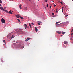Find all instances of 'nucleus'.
I'll return each mask as SVG.
<instances>
[{
	"instance_id": "nucleus-1",
	"label": "nucleus",
	"mask_w": 73,
	"mask_h": 73,
	"mask_svg": "<svg viewBox=\"0 0 73 73\" xmlns=\"http://www.w3.org/2000/svg\"><path fill=\"white\" fill-rule=\"evenodd\" d=\"M18 47L21 48H23H23H24V46H21V44H20L18 45Z\"/></svg>"
},
{
	"instance_id": "nucleus-2",
	"label": "nucleus",
	"mask_w": 73,
	"mask_h": 73,
	"mask_svg": "<svg viewBox=\"0 0 73 73\" xmlns=\"http://www.w3.org/2000/svg\"><path fill=\"white\" fill-rule=\"evenodd\" d=\"M19 32H21L23 33H24V31H23V29H19Z\"/></svg>"
},
{
	"instance_id": "nucleus-3",
	"label": "nucleus",
	"mask_w": 73,
	"mask_h": 73,
	"mask_svg": "<svg viewBox=\"0 0 73 73\" xmlns=\"http://www.w3.org/2000/svg\"><path fill=\"white\" fill-rule=\"evenodd\" d=\"M1 21L3 23H5V20H4V19L3 18H2L1 19Z\"/></svg>"
},
{
	"instance_id": "nucleus-4",
	"label": "nucleus",
	"mask_w": 73,
	"mask_h": 73,
	"mask_svg": "<svg viewBox=\"0 0 73 73\" xmlns=\"http://www.w3.org/2000/svg\"><path fill=\"white\" fill-rule=\"evenodd\" d=\"M9 14H12V11H11V10H10V11H9Z\"/></svg>"
},
{
	"instance_id": "nucleus-5",
	"label": "nucleus",
	"mask_w": 73,
	"mask_h": 73,
	"mask_svg": "<svg viewBox=\"0 0 73 73\" xmlns=\"http://www.w3.org/2000/svg\"><path fill=\"white\" fill-rule=\"evenodd\" d=\"M0 9H1V10H2V11H4V9H3V8L1 7H0Z\"/></svg>"
},
{
	"instance_id": "nucleus-6",
	"label": "nucleus",
	"mask_w": 73,
	"mask_h": 73,
	"mask_svg": "<svg viewBox=\"0 0 73 73\" xmlns=\"http://www.w3.org/2000/svg\"><path fill=\"white\" fill-rule=\"evenodd\" d=\"M35 30L36 31V32H37V31H38V30L37 29V27H35Z\"/></svg>"
},
{
	"instance_id": "nucleus-7",
	"label": "nucleus",
	"mask_w": 73,
	"mask_h": 73,
	"mask_svg": "<svg viewBox=\"0 0 73 73\" xmlns=\"http://www.w3.org/2000/svg\"><path fill=\"white\" fill-rule=\"evenodd\" d=\"M56 32L57 33L59 34H61V32L60 31H57Z\"/></svg>"
},
{
	"instance_id": "nucleus-8",
	"label": "nucleus",
	"mask_w": 73,
	"mask_h": 73,
	"mask_svg": "<svg viewBox=\"0 0 73 73\" xmlns=\"http://www.w3.org/2000/svg\"><path fill=\"white\" fill-rule=\"evenodd\" d=\"M15 16H16V17H17V18H18V19H19V17L20 16L18 15H15Z\"/></svg>"
},
{
	"instance_id": "nucleus-9",
	"label": "nucleus",
	"mask_w": 73,
	"mask_h": 73,
	"mask_svg": "<svg viewBox=\"0 0 73 73\" xmlns=\"http://www.w3.org/2000/svg\"><path fill=\"white\" fill-rule=\"evenodd\" d=\"M3 11H4L5 12H7V13H8V11L7 10H5L4 9Z\"/></svg>"
},
{
	"instance_id": "nucleus-10",
	"label": "nucleus",
	"mask_w": 73,
	"mask_h": 73,
	"mask_svg": "<svg viewBox=\"0 0 73 73\" xmlns=\"http://www.w3.org/2000/svg\"><path fill=\"white\" fill-rule=\"evenodd\" d=\"M68 43V42L67 41H64V44H67Z\"/></svg>"
},
{
	"instance_id": "nucleus-11",
	"label": "nucleus",
	"mask_w": 73,
	"mask_h": 73,
	"mask_svg": "<svg viewBox=\"0 0 73 73\" xmlns=\"http://www.w3.org/2000/svg\"><path fill=\"white\" fill-rule=\"evenodd\" d=\"M21 6H22L21 5H19V8H20L21 9H22V8H21Z\"/></svg>"
},
{
	"instance_id": "nucleus-12",
	"label": "nucleus",
	"mask_w": 73,
	"mask_h": 73,
	"mask_svg": "<svg viewBox=\"0 0 73 73\" xmlns=\"http://www.w3.org/2000/svg\"><path fill=\"white\" fill-rule=\"evenodd\" d=\"M24 25H25V27H26V28H28V26H27V24H24Z\"/></svg>"
},
{
	"instance_id": "nucleus-13",
	"label": "nucleus",
	"mask_w": 73,
	"mask_h": 73,
	"mask_svg": "<svg viewBox=\"0 0 73 73\" xmlns=\"http://www.w3.org/2000/svg\"><path fill=\"white\" fill-rule=\"evenodd\" d=\"M19 18H20V19H23V17H22L21 16H19Z\"/></svg>"
},
{
	"instance_id": "nucleus-14",
	"label": "nucleus",
	"mask_w": 73,
	"mask_h": 73,
	"mask_svg": "<svg viewBox=\"0 0 73 73\" xmlns=\"http://www.w3.org/2000/svg\"><path fill=\"white\" fill-rule=\"evenodd\" d=\"M29 25L30 28H32V26H31V24L30 23H29Z\"/></svg>"
},
{
	"instance_id": "nucleus-15",
	"label": "nucleus",
	"mask_w": 73,
	"mask_h": 73,
	"mask_svg": "<svg viewBox=\"0 0 73 73\" xmlns=\"http://www.w3.org/2000/svg\"><path fill=\"white\" fill-rule=\"evenodd\" d=\"M17 20H18L19 22V23H21L20 21V19H17Z\"/></svg>"
},
{
	"instance_id": "nucleus-16",
	"label": "nucleus",
	"mask_w": 73,
	"mask_h": 73,
	"mask_svg": "<svg viewBox=\"0 0 73 73\" xmlns=\"http://www.w3.org/2000/svg\"><path fill=\"white\" fill-rule=\"evenodd\" d=\"M65 32H62V34H65Z\"/></svg>"
},
{
	"instance_id": "nucleus-17",
	"label": "nucleus",
	"mask_w": 73,
	"mask_h": 73,
	"mask_svg": "<svg viewBox=\"0 0 73 73\" xmlns=\"http://www.w3.org/2000/svg\"><path fill=\"white\" fill-rule=\"evenodd\" d=\"M63 11H64V9H62V12H63Z\"/></svg>"
},
{
	"instance_id": "nucleus-18",
	"label": "nucleus",
	"mask_w": 73,
	"mask_h": 73,
	"mask_svg": "<svg viewBox=\"0 0 73 73\" xmlns=\"http://www.w3.org/2000/svg\"><path fill=\"white\" fill-rule=\"evenodd\" d=\"M58 12V10H57V9H56V13H57Z\"/></svg>"
},
{
	"instance_id": "nucleus-19",
	"label": "nucleus",
	"mask_w": 73,
	"mask_h": 73,
	"mask_svg": "<svg viewBox=\"0 0 73 73\" xmlns=\"http://www.w3.org/2000/svg\"><path fill=\"white\" fill-rule=\"evenodd\" d=\"M14 38V36H13V35H12V37H11V38Z\"/></svg>"
},
{
	"instance_id": "nucleus-20",
	"label": "nucleus",
	"mask_w": 73,
	"mask_h": 73,
	"mask_svg": "<svg viewBox=\"0 0 73 73\" xmlns=\"http://www.w3.org/2000/svg\"><path fill=\"white\" fill-rule=\"evenodd\" d=\"M0 3H2V1L1 0H0Z\"/></svg>"
},
{
	"instance_id": "nucleus-21",
	"label": "nucleus",
	"mask_w": 73,
	"mask_h": 73,
	"mask_svg": "<svg viewBox=\"0 0 73 73\" xmlns=\"http://www.w3.org/2000/svg\"><path fill=\"white\" fill-rule=\"evenodd\" d=\"M58 23H60V22H56V24H58Z\"/></svg>"
},
{
	"instance_id": "nucleus-22",
	"label": "nucleus",
	"mask_w": 73,
	"mask_h": 73,
	"mask_svg": "<svg viewBox=\"0 0 73 73\" xmlns=\"http://www.w3.org/2000/svg\"><path fill=\"white\" fill-rule=\"evenodd\" d=\"M38 23H42V22L40 21H38Z\"/></svg>"
},
{
	"instance_id": "nucleus-23",
	"label": "nucleus",
	"mask_w": 73,
	"mask_h": 73,
	"mask_svg": "<svg viewBox=\"0 0 73 73\" xmlns=\"http://www.w3.org/2000/svg\"><path fill=\"white\" fill-rule=\"evenodd\" d=\"M38 24L39 25H41V24H40V23H38Z\"/></svg>"
},
{
	"instance_id": "nucleus-24",
	"label": "nucleus",
	"mask_w": 73,
	"mask_h": 73,
	"mask_svg": "<svg viewBox=\"0 0 73 73\" xmlns=\"http://www.w3.org/2000/svg\"><path fill=\"white\" fill-rule=\"evenodd\" d=\"M60 4H62H62H63V3H62V2H60Z\"/></svg>"
},
{
	"instance_id": "nucleus-25",
	"label": "nucleus",
	"mask_w": 73,
	"mask_h": 73,
	"mask_svg": "<svg viewBox=\"0 0 73 73\" xmlns=\"http://www.w3.org/2000/svg\"><path fill=\"white\" fill-rule=\"evenodd\" d=\"M3 41L4 42V43H5V40H3Z\"/></svg>"
},
{
	"instance_id": "nucleus-26",
	"label": "nucleus",
	"mask_w": 73,
	"mask_h": 73,
	"mask_svg": "<svg viewBox=\"0 0 73 73\" xmlns=\"http://www.w3.org/2000/svg\"><path fill=\"white\" fill-rule=\"evenodd\" d=\"M45 2H48V0H46L45 1Z\"/></svg>"
},
{
	"instance_id": "nucleus-27",
	"label": "nucleus",
	"mask_w": 73,
	"mask_h": 73,
	"mask_svg": "<svg viewBox=\"0 0 73 73\" xmlns=\"http://www.w3.org/2000/svg\"><path fill=\"white\" fill-rule=\"evenodd\" d=\"M73 29H72V31H71V32H73Z\"/></svg>"
},
{
	"instance_id": "nucleus-28",
	"label": "nucleus",
	"mask_w": 73,
	"mask_h": 73,
	"mask_svg": "<svg viewBox=\"0 0 73 73\" xmlns=\"http://www.w3.org/2000/svg\"><path fill=\"white\" fill-rule=\"evenodd\" d=\"M25 9L26 10H27V7H25Z\"/></svg>"
},
{
	"instance_id": "nucleus-29",
	"label": "nucleus",
	"mask_w": 73,
	"mask_h": 73,
	"mask_svg": "<svg viewBox=\"0 0 73 73\" xmlns=\"http://www.w3.org/2000/svg\"><path fill=\"white\" fill-rule=\"evenodd\" d=\"M52 16H54V14L53 13H52Z\"/></svg>"
},
{
	"instance_id": "nucleus-30",
	"label": "nucleus",
	"mask_w": 73,
	"mask_h": 73,
	"mask_svg": "<svg viewBox=\"0 0 73 73\" xmlns=\"http://www.w3.org/2000/svg\"><path fill=\"white\" fill-rule=\"evenodd\" d=\"M27 40H29V38H27Z\"/></svg>"
},
{
	"instance_id": "nucleus-31",
	"label": "nucleus",
	"mask_w": 73,
	"mask_h": 73,
	"mask_svg": "<svg viewBox=\"0 0 73 73\" xmlns=\"http://www.w3.org/2000/svg\"><path fill=\"white\" fill-rule=\"evenodd\" d=\"M31 24H32V25H34V24H33V23H31Z\"/></svg>"
},
{
	"instance_id": "nucleus-32",
	"label": "nucleus",
	"mask_w": 73,
	"mask_h": 73,
	"mask_svg": "<svg viewBox=\"0 0 73 73\" xmlns=\"http://www.w3.org/2000/svg\"><path fill=\"white\" fill-rule=\"evenodd\" d=\"M47 7H48V4L47 5Z\"/></svg>"
},
{
	"instance_id": "nucleus-33",
	"label": "nucleus",
	"mask_w": 73,
	"mask_h": 73,
	"mask_svg": "<svg viewBox=\"0 0 73 73\" xmlns=\"http://www.w3.org/2000/svg\"><path fill=\"white\" fill-rule=\"evenodd\" d=\"M56 5H54V7H56Z\"/></svg>"
},
{
	"instance_id": "nucleus-34",
	"label": "nucleus",
	"mask_w": 73,
	"mask_h": 73,
	"mask_svg": "<svg viewBox=\"0 0 73 73\" xmlns=\"http://www.w3.org/2000/svg\"><path fill=\"white\" fill-rule=\"evenodd\" d=\"M68 16V15H67L65 16V17H67V16Z\"/></svg>"
},
{
	"instance_id": "nucleus-35",
	"label": "nucleus",
	"mask_w": 73,
	"mask_h": 73,
	"mask_svg": "<svg viewBox=\"0 0 73 73\" xmlns=\"http://www.w3.org/2000/svg\"><path fill=\"white\" fill-rule=\"evenodd\" d=\"M62 9H64V7H62Z\"/></svg>"
},
{
	"instance_id": "nucleus-36",
	"label": "nucleus",
	"mask_w": 73,
	"mask_h": 73,
	"mask_svg": "<svg viewBox=\"0 0 73 73\" xmlns=\"http://www.w3.org/2000/svg\"><path fill=\"white\" fill-rule=\"evenodd\" d=\"M73 33H71V35H73Z\"/></svg>"
},
{
	"instance_id": "nucleus-37",
	"label": "nucleus",
	"mask_w": 73,
	"mask_h": 73,
	"mask_svg": "<svg viewBox=\"0 0 73 73\" xmlns=\"http://www.w3.org/2000/svg\"><path fill=\"white\" fill-rule=\"evenodd\" d=\"M53 1V2H54V1Z\"/></svg>"
},
{
	"instance_id": "nucleus-38",
	"label": "nucleus",
	"mask_w": 73,
	"mask_h": 73,
	"mask_svg": "<svg viewBox=\"0 0 73 73\" xmlns=\"http://www.w3.org/2000/svg\"><path fill=\"white\" fill-rule=\"evenodd\" d=\"M25 29H26V27H25Z\"/></svg>"
},
{
	"instance_id": "nucleus-39",
	"label": "nucleus",
	"mask_w": 73,
	"mask_h": 73,
	"mask_svg": "<svg viewBox=\"0 0 73 73\" xmlns=\"http://www.w3.org/2000/svg\"><path fill=\"white\" fill-rule=\"evenodd\" d=\"M60 36H62V35H61Z\"/></svg>"
},
{
	"instance_id": "nucleus-40",
	"label": "nucleus",
	"mask_w": 73,
	"mask_h": 73,
	"mask_svg": "<svg viewBox=\"0 0 73 73\" xmlns=\"http://www.w3.org/2000/svg\"><path fill=\"white\" fill-rule=\"evenodd\" d=\"M51 8V6H50V8Z\"/></svg>"
},
{
	"instance_id": "nucleus-41",
	"label": "nucleus",
	"mask_w": 73,
	"mask_h": 73,
	"mask_svg": "<svg viewBox=\"0 0 73 73\" xmlns=\"http://www.w3.org/2000/svg\"><path fill=\"white\" fill-rule=\"evenodd\" d=\"M0 6H1V4H0Z\"/></svg>"
},
{
	"instance_id": "nucleus-42",
	"label": "nucleus",
	"mask_w": 73,
	"mask_h": 73,
	"mask_svg": "<svg viewBox=\"0 0 73 73\" xmlns=\"http://www.w3.org/2000/svg\"><path fill=\"white\" fill-rule=\"evenodd\" d=\"M38 1H39V0H38Z\"/></svg>"
}]
</instances>
